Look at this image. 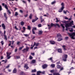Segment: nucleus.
Returning <instances> with one entry per match:
<instances>
[{"label":"nucleus","instance_id":"2eb2a0df","mask_svg":"<svg viewBox=\"0 0 75 75\" xmlns=\"http://www.w3.org/2000/svg\"><path fill=\"white\" fill-rule=\"evenodd\" d=\"M69 31L70 32H71V33H72L73 32V31H74V30H73V29H72V28H69Z\"/></svg>","mask_w":75,"mask_h":75},{"label":"nucleus","instance_id":"c756f323","mask_svg":"<svg viewBox=\"0 0 75 75\" xmlns=\"http://www.w3.org/2000/svg\"><path fill=\"white\" fill-rule=\"evenodd\" d=\"M17 59H19L21 58L20 56H16Z\"/></svg>","mask_w":75,"mask_h":75},{"label":"nucleus","instance_id":"338daca9","mask_svg":"<svg viewBox=\"0 0 75 75\" xmlns=\"http://www.w3.org/2000/svg\"><path fill=\"white\" fill-rule=\"evenodd\" d=\"M1 36H3L4 35V34L3 33H1Z\"/></svg>","mask_w":75,"mask_h":75},{"label":"nucleus","instance_id":"69168bd1","mask_svg":"<svg viewBox=\"0 0 75 75\" xmlns=\"http://www.w3.org/2000/svg\"><path fill=\"white\" fill-rule=\"evenodd\" d=\"M40 20H42V16H41L40 17Z\"/></svg>","mask_w":75,"mask_h":75},{"label":"nucleus","instance_id":"6e6d98bb","mask_svg":"<svg viewBox=\"0 0 75 75\" xmlns=\"http://www.w3.org/2000/svg\"><path fill=\"white\" fill-rule=\"evenodd\" d=\"M41 74H45V71L41 72Z\"/></svg>","mask_w":75,"mask_h":75},{"label":"nucleus","instance_id":"09e8293b","mask_svg":"<svg viewBox=\"0 0 75 75\" xmlns=\"http://www.w3.org/2000/svg\"><path fill=\"white\" fill-rule=\"evenodd\" d=\"M60 71H62V70H63V69H64V68H63V67H60Z\"/></svg>","mask_w":75,"mask_h":75},{"label":"nucleus","instance_id":"423d86ee","mask_svg":"<svg viewBox=\"0 0 75 75\" xmlns=\"http://www.w3.org/2000/svg\"><path fill=\"white\" fill-rule=\"evenodd\" d=\"M57 50L58 52H60V53H62V49L61 48L58 49Z\"/></svg>","mask_w":75,"mask_h":75},{"label":"nucleus","instance_id":"f8f14e48","mask_svg":"<svg viewBox=\"0 0 75 75\" xmlns=\"http://www.w3.org/2000/svg\"><path fill=\"white\" fill-rule=\"evenodd\" d=\"M7 57H8L11 55V53L6 52Z\"/></svg>","mask_w":75,"mask_h":75},{"label":"nucleus","instance_id":"b1692460","mask_svg":"<svg viewBox=\"0 0 75 75\" xmlns=\"http://www.w3.org/2000/svg\"><path fill=\"white\" fill-rule=\"evenodd\" d=\"M61 40H62V38H59L58 39L57 41H61Z\"/></svg>","mask_w":75,"mask_h":75},{"label":"nucleus","instance_id":"412c9836","mask_svg":"<svg viewBox=\"0 0 75 75\" xmlns=\"http://www.w3.org/2000/svg\"><path fill=\"white\" fill-rule=\"evenodd\" d=\"M57 37H61L62 36H61V35L60 34H58L57 35Z\"/></svg>","mask_w":75,"mask_h":75},{"label":"nucleus","instance_id":"a878e982","mask_svg":"<svg viewBox=\"0 0 75 75\" xmlns=\"http://www.w3.org/2000/svg\"><path fill=\"white\" fill-rule=\"evenodd\" d=\"M31 28V27L30 26V25H28V29L29 30H30Z\"/></svg>","mask_w":75,"mask_h":75},{"label":"nucleus","instance_id":"f3484780","mask_svg":"<svg viewBox=\"0 0 75 75\" xmlns=\"http://www.w3.org/2000/svg\"><path fill=\"white\" fill-rule=\"evenodd\" d=\"M41 73V71H38L37 72V75H40V74Z\"/></svg>","mask_w":75,"mask_h":75},{"label":"nucleus","instance_id":"3c124183","mask_svg":"<svg viewBox=\"0 0 75 75\" xmlns=\"http://www.w3.org/2000/svg\"><path fill=\"white\" fill-rule=\"evenodd\" d=\"M44 21V19H41V23H42V22H43Z\"/></svg>","mask_w":75,"mask_h":75},{"label":"nucleus","instance_id":"c9c22d12","mask_svg":"<svg viewBox=\"0 0 75 75\" xmlns=\"http://www.w3.org/2000/svg\"><path fill=\"white\" fill-rule=\"evenodd\" d=\"M51 66L52 68H54L55 67V64H52L51 65Z\"/></svg>","mask_w":75,"mask_h":75},{"label":"nucleus","instance_id":"7c9ffc66","mask_svg":"<svg viewBox=\"0 0 75 75\" xmlns=\"http://www.w3.org/2000/svg\"><path fill=\"white\" fill-rule=\"evenodd\" d=\"M18 15V13H17V12H16L15 13V16H17Z\"/></svg>","mask_w":75,"mask_h":75},{"label":"nucleus","instance_id":"8fccbe9b","mask_svg":"<svg viewBox=\"0 0 75 75\" xmlns=\"http://www.w3.org/2000/svg\"><path fill=\"white\" fill-rule=\"evenodd\" d=\"M32 30H37V28L36 27H34Z\"/></svg>","mask_w":75,"mask_h":75},{"label":"nucleus","instance_id":"473e14b6","mask_svg":"<svg viewBox=\"0 0 75 75\" xmlns=\"http://www.w3.org/2000/svg\"><path fill=\"white\" fill-rule=\"evenodd\" d=\"M56 3V1H54L52 2V4H54L55 3Z\"/></svg>","mask_w":75,"mask_h":75},{"label":"nucleus","instance_id":"bb28decb","mask_svg":"<svg viewBox=\"0 0 75 75\" xmlns=\"http://www.w3.org/2000/svg\"><path fill=\"white\" fill-rule=\"evenodd\" d=\"M21 25H23L24 24V22L23 21H22L21 23Z\"/></svg>","mask_w":75,"mask_h":75},{"label":"nucleus","instance_id":"c85d7f7f","mask_svg":"<svg viewBox=\"0 0 75 75\" xmlns=\"http://www.w3.org/2000/svg\"><path fill=\"white\" fill-rule=\"evenodd\" d=\"M4 37L5 40H7V36L6 35H4Z\"/></svg>","mask_w":75,"mask_h":75},{"label":"nucleus","instance_id":"e2e57ef3","mask_svg":"<svg viewBox=\"0 0 75 75\" xmlns=\"http://www.w3.org/2000/svg\"><path fill=\"white\" fill-rule=\"evenodd\" d=\"M69 38L68 37H65V39H66V40H67V39H68Z\"/></svg>","mask_w":75,"mask_h":75},{"label":"nucleus","instance_id":"5fc2aeb1","mask_svg":"<svg viewBox=\"0 0 75 75\" xmlns=\"http://www.w3.org/2000/svg\"><path fill=\"white\" fill-rule=\"evenodd\" d=\"M56 23H58V22H59V21L58 20V19L57 18H56Z\"/></svg>","mask_w":75,"mask_h":75},{"label":"nucleus","instance_id":"2f4dec72","mask_svg":"<svg viewBox=\"0 0 75 75\" xmlns=\"http://www.w3.org/2000/svg\"><path fill=\"white\" fill-rule=\"evenodd\" d=\"M36 72V69H34L32 71V72Z\"/></svg>","mask_w":75,"mask_h":75},{"label":"nucleus","instance_id":"4be33fe9","mask_svg":"<svg viewBox=\"0 0 75 75\" xmlns=\"http://www.w3.org/2000/svg\"><path fill=\"white\" fill-rule=\"evenodd\" d=\"M4 7L6 8V10H8V6H7V4H5L4 5Z\"/></svg>","mask_w":75,"mask_h":75},{"label":"nucleus","instance_id":"393cba45","mask_svg":"<svg viewBox=\"0 0 75 75\" xmlns=\"http://www.w3.org/2000/svg\"><path fill=\"white\" fill-rule=\"evenodd\" d=\"M33 16V15L32 14H30L29 16V18L30 19H31L32 18V17Z\"/></svg>","mask_w":75,"mask_h":75},{"label":"nucleus","instance_id":"58836bf2","mask_svg":"<svg viewBox=\"0 0 75 75\" xmlns=\"http://www.w3.org/2000/svg\"><path fill=\"white\" fill-rule=\"evenodd\" d=\"M24 35L25 37H28L29 36V35L27 34H24Z\"/></svg>","mask_w":75,"mask_h":75},{"label":"nucleus","instance_id":"cd10ccee","mask_svg":"<svg viewBox=\"0 0 75 75\" xmlns=\"http://www.w3.org/2000/svg\"><path fill=\"white\" fill-rule=\"evenodd\" d=\"M21 75H25V74L23 72H22L21 73Z\"/></svg>","mask_w":75,"mask_h":75},{"label":"nucleus","instance_id":"bf43d9fd","mask_svg":"<svg viewBox=\"0 0 75 75\" xmlns=\"http://www.w3.org/2000/svg\"><path fill=\"white\" fill-rule=\"evenodd\" d=\"M11 56H8V57H8L7 59H10V58H11Z\"/></svg>","mask_w":75,"mask_h":75},{"label":"nucleus","instance_id":"052dcab7","mask_svg":"<svg viewBox=\"0 0 75 75\" xmlns=\"http://www.w3.org/2000/svg\"><path fill=\"white\" fill-rule=\"evenodd\" d=\"M60 64V61H59L58 62H57L56 63L57 64Z\"/></svg>","mask_w":75,"mask_h":75},{"label":"nucleus","instance_id":"ddd939ff","mask_svg":"<svg viewBox=\"0 0 75 75\" xmlns=\"http://www.w3.org/2000/svg\"><path fill=\"white\" fill-rule=\"evenodd\" d=\"M50 42L51 44H55V42L54 41H51Z\"/></svg>","mask_w":75,"mask_h":75},{"label":"nucleus","instance_id":"13d9d810","mask_svg":"<svg viewBox=\"0 0 75 75\" xmlns=\"http://www.w3.org/2000/svg\"><path fill=\"white\" fill-rule=\"evenodd\" d=\"M20 13H23V11L21 10H20Z\"/></svg>","mask_w":75,"mask_h":75},{"label":"nucleus","instance_id":"680f3d73","mask_svg":"<svg viewBox=\"0 0 75 75\" xmlns=\"http://www.w3.org/2000/svg\"><path fill=\"white\" fill-rule=\"evenodd\" d=\"M15 29H16V30H18V29L17 28V26H15Z\"/></svg>","mask_w":75,"mask_h":75},{"label":"nucleus","instance_id":"9b49d317","mask_svg":"<svg viewBox=\"0 0 75 75\" xmlns=\"http://www.w3.org/2000/svg\"><path fill=\"white\" fill-rule=\"evenodd\" d=\"M24 68H25L26 69H28L29 68L28 67V64H25V65L24 66Z\"/></svg>","mask_w":75,"mask_h":75},{"label":"nucleus","instance_id":"a19ab883","mask_svg":"<svg viewBox=\"0 0 75 75\" xmlns=\"http://www.w3.org/2000/svg\"><path fill=\"white\" fill-rule=\"evenodd\" d=\"M38 27H41L42 26V25H41V24H39L38 25Z\"/></svg>","mask_w":75,"mask_h":75},{"label":"nucleus","instance_id":"4c0bfd02","mask_svg":"<svg viewBox=\"0 0 75 75\" xmlns=\"http://www.w3.org/2000/svg\"><path fill=\"white\" fill-rule=\"evenodd\" d=\"M7 11L8 13H9L10 14H11V12H10V10H9L8 9L7 10Z\"/></svg>","mask_w":75,"mask_h":75},{"label":"nucleus","instance_id":"4d7b16f0","mask_svg":"<svg viewBox=\"0 0 75 75\" xmlns=\"http://www.w3.org/2000/svg\"><path fill=\"white\" fill-rule=\"evenodd\" d=\"M23 46L22 47H20L19 48V50H22V48H23Z\"/></svg>","mask_w":75,"mask_h":75},{"label":"nucleus","instance_id":"de8ad7c7","mask_svg":"<svg viewBox=\"0 0 75 75\" xmlns=\"http://www.w3.org/2000/svg\"><path fill=\"white\" fill-rule=\"evenodd\" d=\"M50 72L51 73H53V72H54V70H51L50 71Z\"/></svg>","mask_w":75,"mask_h":75},{"label":"nucleus","instance_id":"37998d69","mask_svg":"<svg viewBox=\"0 0 75 75\" xmlns=\"http://www.w3.org/2000/svg\"><path fill=\"white\" fill-rule=\"evenodd\" d=\"M32 33L33 34H35V31L34 30H33V29H32Z\"/></svg>","mask_w":75,"mask_h":75},{"label":"nucleus","instance_id":"a211bd4d","mask_svg":"<svg viewBox=\"0 0 75 75\" xmlns=\"http://www.w3.org/2000/svg\"><path fill=\"white\" fill-rule=\"evenodd\" d=\"M53 75H60V74L59 73H54L53 74Z\"/></svg>","mask_w":75,"mask_h":75},{"label":"nucleus","instance_id":"49530a36","mask_svg":"<svg viewBox=\"0 0 75 75\" xmlns=\"http://www.w3.org/2000/svg\"><path fill=\"white\" fill-rule=\"evenodd\" d=\"M2 10H3V9H2V7L0 5V11H1Z\"/></svg>","mask_w":75,"mask_h":75},{"label":"nucleus","instance_id":"6e6552de","mask_svg":"<svg viewBox=\"0 0 75 75\" xmlns=\"http://www.w3.org/2000/svg\"><path fill=\"white\" fill-rule=\"evenodd\" d=\"M64 8H61L59 9V10L58 11L59 12V13H61L62 11H63V10H64Z\"/></svg>","mask_w":75,"mask_h":75},{"label":"nucleus","instance_id":"ea45409f","mask_svg":"<svg viewBox=\"0 0 75 75\" xmlns=\"http://www.w3.org/2000/svg\"><path fill=\"white\" fill-rule=\"evenodd\" d=\"M35 62V60H33L32 61V63H33V64H34Z\"/></svg>","mask_w":75,"mask_h":75},{"label":"nucleus","instance_id":"7ed1b4c3","mask_svg":"<svg viewBox=\"0 0 75 75\" xmlns=\"http://www.w3.org/2000/svg\"><path fill=\"white\" fill-rule=\"evenodd\" d=\"M29 50V47H27L25 49H24L23 50H22V51H23V53H25V52H27Z\"/></svg>","mask_w":75,"mask_h":75},{"label":"nucleus","instance_id":"e433bc0d","mask_svg":"<svg viewBox=\"0 0 75 75\" xmlns=\"http://www.w3.org/2000/svg\"><path fill=\"white\" fill-rule=\"evenodd\" d=\"M51 27H52L53 26H55V24L54 23H52L51 24Z\"/></svg>","mask_w":75,"mask_h":75},{"label":"nucleus","instance_id":"6ab92c4d","mask_svg":"<svg viewBox=\"0 0 75 75\" xmlns=\"http://www.w3.org/2000/svg\"><path fill=\"white\" fill-rule=\"evenodd\" d=\"M61 26H62V27L63 28V30L64 31V28H65V27H64V25H63V24H61Z\"/></svg>","mask_w":75,"mask_h":75},{"label":"nucleus","instance_id":"dca6fc26","mask_svg":"<svg viewBox=\"0 0 75 75\" xmlns=\"http://www.w3.org/2000/svg\"><path fill=\"white\" fill-rule=\"evenodd\" d=\"M43 32L41 30H39V33H38V34H39V35H41L42 34Z\"/></svg>","mask_w":75,"mask_h":75},{"label":"nucleus","instance_id":"5701e85b","mask_svg":"<svg viewBox=\"0 0 75 75\" xmlns=\"http://www.w3.org/2000/svg\"><path fill=\"white\" fill-rule=\"evenodd\" d=\"M4 16L5 18H6V19L7 20V15H6V13H4Z\"/></svg>","mask_w":75,"mask_h":75},{"label":"nucleus","instance_id":"0e129e2a","mask_svg":"<svg viewBox=\"0 0 75 75\" xmlns=\"http://www.w3.org/2000/svg\"><path fill=\"white\" fill-rule=\"evenodd\" d=\"M63 12L64 14H67V11H64Z\"/></svg>","mask_w":75,"mask_h":75},{"label":"nucleus","instance_id":"1a4fd4ad","mask_svg":"<svg viewBox=\"0 0 75 75\" xmlns=\"http://www.w3.org/2000/svg\"><path fill=\"white\" fill-rule=\"evenodd\" d=\"M62 47L63 48V49L64 50V51H65V50H67V49H66V45H63L62 46Z\"/></svg>","mask_w":75,"mask_h":75},{"label":"nucleus","instance_id":"603ef678","mask_svg":"<svg viewBox=\"0 0 75 75\" xmlns=\"http://www.w3.org/2000/svg\"><path fill=\"white\" fill-rule=\"evenodd\" d=\"M10 67V64H8L7 67H6V68H8Z\"/></svg>","mask_w":75,"mask_h":75},{"label":"nucleus","instance_id":"39448f33","mask_svg":"<svg viewBox=\"0 0 75 75\" xmlns=\"http://www.w3.org/2000/svg\"><path fill=\"white\" fill-rule=\"evenodd\" d=\"M47 67H48V65L47 64H45L42 65V68L43 69H45V68H47Z\"/></svg>","mask_w":75,"mask_h":75},{"label":"nucleus","instance_id":"864d4df0","mask_svg":"<svg viewBox=\"0 0 75 75\" xmlns=\"http://www.w3.org/2000/svg\"><path fill=\"white\" fill-rule=\"evenodd\" d=\"M39 44H40L39 43H36V44H35V45L36 46H38V45H39Z\"/></svg>","mask_w":75,"mask_h":75},{"label":"nucleus","instance_id":"f257e3e1","mask_svg":"<svg viewBox=\"0 0 75 75\" xmlns=\"http://www.w3.org/2000/svg\"><path fill=\"white\" fill-rule=\"evenodd\" d=\"M74 25V21H73L71 20V21L69 23H67L66 25V27L67 28V27H71V25Z\"/></svg>","mask_w":75,"mask_h":75},{"label":"nucleus","instance_id":"20e7f679","mask_svg":"<svg viewBox=\"0 0 75 75\" xmlns=\"http://www.w3.org/2000/svg\"><path fill=\"white\" fill-rule=\"evenodd\" d=\"M35 18L34 19H33L32 21V23H34L35 21H36L38 20V18L37 17V16H35Z\"/></svg>","mask_w":75,"mask_h":75},{"label":"nucleus","instance_id":"f704fd0d","mask_svg":"<svg viewBox=\"0 0 75 75\" xmlns=\"http://www.w3.org/2000/svg\"><path fill=\"white\" fill-rule=\"evenodd\" d=\"M56 26H58L59 27V24H55V26L56 27Z\"/></svg>","mask_w":75,"mask_h":75},{"label":"nucleus","instance_id":"c03bdc74","mask_svg":"<svg viewBox=\"0 0 75 75\" xmlns=\"http://www.w3.org/2000/svg\"><path fill=\"white\" fill-rule=\"evenodd\" d=\"M30 59H33V57L31 56H30L29 57Z\"/></svg>","mask_w":75,"mask_h":75},{"label":"nucleus","instance_id":"72a5a7b5","mask_svg":"<svg viewBox=\"0 0 75 75\" xmlns=\"http://www.w3.org/2000/svg\"><path fill=\"white\" fill-rule=\"evenodd\" d=\"M1 44L2 45H4V41H1Z\"/></svg>","mask_w":75,"mask_h":75},{"label":"nucleus","instance_id":"79ce46f5","mask_svg":"<svg viewBox=\"0 0 75 75\" xmlns=\"http://www.w3.org/2000/svg\"><path fill=\"white\" fill-rule=\"evenodd\" d=\"M20 43H21L20 42H17V45H19L20 44Z\"/></svg>","mask_w":75,"mask_h":75},{"label":"nucleus","instance_id":"a18cd8bd","mask_svg":"<svg viewBox=\"0 0 75 75\" xmlns=\"http://www.w3.org/2000/svg\"><path fill=\"white\" fill-rule=\"evenodd\" d=\"M23 29L24 31H25V29H26V28H25V27H23Z\"/></svg>","mask_w":75,"mask_h":75},{"label":"nucleus","instance_id":"0eeeda50","mask_svg":"<svg viewBox=\"0 0 75 75\" xmlns=\"http://www.w3.org/2000/svg\"><path fill=\"white\" fill-rule=\"evenodd\" d=\"M17 72V69L16 68H15L14 69L13 71V74H16Z\"/></svg>","mask_w":75,"mask_h":75},{"label":"nucleus","instance_id":"aec40b11","mask_svg":"<svg viewBox=\"0 0 75 75\" xmlns=\"http://www.w3.org/2000/svg\"><path fill=\"white\" fill-rule=\"evenodd\" d=\"M61 5L62 6V8H64V2H62L61 4Z\"/></svg>","mask_w":75,"mask_h":75},{"label":"nucleus","instance_id":"4468645a","mask_svg":"<svg viewBox=\"0 0 75 75\" xmlns=\"http://www.w3.org/2000/svg\"><path fill=\"white\" fill-rule=\"evenodd\" d=\"M57 68L60 69L61 67V66L60 65H59V64H58L57 66Z\"/></svg>","mask_w":75,"mask_h":75},{"label":"nucleus","instance_id":"9d476101","mask_svg":"<svg viewBox=\"0 0 75 75\" xmlns=\"http://www.w3.org/2000/svg\"><path fill=\"white\" fill-rule=\"evenodd\" d=\"M2 27H3L4 30H5L6 29V26L4 23H3L2 24Z\"/></svg>","mask_w":75,"mask_h":75},{"label":"nucleus","instance_id":"f03ea898","mask_svg":"<svg viewBox=\"0 0 75 75\" xmlns=\"http://www.w3.org/2000/svg\"><path fill=\"white\" fill-rule=\"evenodd\" d=\"M68 57V55L67 54H64L63 56L62 57V58L64 61H67V58Z\"/></svg>","mask_w":75,"mask_h":75},{"label":"nucleus","instance_id":"774afa93","mask_svg":"<svg viewBox=\"0 0 75 75\" xmlns=\"http://www.w3.org/2000/svg\"><path fill=\"white\" fill-rule=\"evenodd\" d=\"M65 18L66 20H68V18H67V17H65Z\"/></svg>","mask_w":75,"mask_h":75}]
</instances>
